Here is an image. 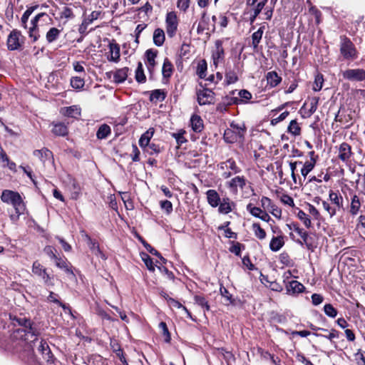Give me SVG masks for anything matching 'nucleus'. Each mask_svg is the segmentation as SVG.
Listing matches in <instances>:
<instances>
[{
  "label": "nucleus",
  "instance_id": "79ce46f5",
  "mask_svg": "<svg viewBox=\"0 0 365 365\" xmlns=\"http://www.w3.org/2000/svg\"><path fill=\"white\" fill-rule=\"evenodd\" d=\"M61 31L57 28H51L46 34V38L48 43H53L56 41L60 36Z\"/></svg>",
  "mask_w": 365,
  "mask_h": 365
},
{
  "label": "nucleus",
  "instance_id": "e2e57ef3",
  "mask_svg": "<svg viewBox=\"0 0 365 365\" xmlns=\"http://www.w3.org/2000/svg\"><path fill=\"white\" fill-rule=\"evenodd\" d=\"M75 17L71 8L68 6H64L60 13L61 19H72Z\"/></svg>",
  "mask_w": 365,
  "mask_h": 365
},
{
  "label": "nucleus",
  "instance_id": "f03ea898",
  "mask_svg": "<svg viewBox=\"0 0 365 365\" xmlns=\"http://www.w3.org/2000/svg\"><path fill=\"white\" fill-rule=\"evenodd\" d=\"M19 325L24 329H16L14 334L13 339H24V338H36L40 334L38 329L34 326V322L30 319L26 317L16 318L15 319Z\"/></svg>",
  "mask_w": 365,
  "mask_h": 365
},
{
  "label": "nucleus",
  "instance_id": "ea45409f",
  "mask_svg": "<svg viewBox=\"0 0 365 365\" xmlns=\"http://www.w3.org/2000/svg\"><path fill=\"white\" fill-rule=\"evenodd\" d=\"M111 133L110 127L104 123L102 124L98 129L96 132V137L99 140L106 139L110 135Z\"/></svg>",
  "mask_w": 365,
  "mask_h": 365
},
{
  "label": "nucleus",
  "instance_id": "69168bd1",
  "mask_svg": "<svg viewBox=\"0 0 365 365\" xmlns=\"http://www.w3.org/2000/svg\"><path fill=\"white\" fill-rule=\"evenodd\" d=\"M324 312L328 317L334 318L337 315V310L331 304H326L324 306Z\"/></svg>",
  "mask_w": 365,
  "mask_h": 365
},
{
  "label": "nucleus",
  "instance_id": "8fccbe9b",
  "mask_svg": "<svg viewBox=\"0 0 365 365\" xmlns=\"http://www.w3.org/2000/svg\"><path fill=\"white\" fill-rule=\"evenodd\" d=\"M287 132L292 134L294 136L299 135L301 133V128L299 125L297 120H292L289 123L287 128Z\"/></svg>",
  "mask_w": 365,
  "mask_h": 365
},
{
  "label": "nucleus",
  "instance_id": "4c0bfd02",
  "mask_svg": "<svg viewBox=\"0 0 365 365\" xmlns=\"http://www.w3.org/2000/svg\"><path fill=\"white\" fill-rule=\"evenodd\" d=\"M267 84L270 86V87L274 88L280 83L282 81V78L278 76L277 72L270 71L267 73L266 76Z\"/></svg>",
  "mask_w": 365,
  "mask_h": 365
},
{
  "label": "nucleus",
  "instance_id": "338daca9",
  "mask_svg": "<svg viewBox=\"0 0 365 365\" xmlns=\"http://www.w3.org/2000/svg\"><path fill=\"white\" fill-rule=\"evenodd\" d=\"M242 249H245V245H242L241 243L236 242H232V246L230 248V251L232 253H234L236 256L240 257L241 256V250Z\"/></svg>",
  "mask_w": 365,
  "mask_h": 365
},
{
  "label": "nucleus",
  "instance_id": "603ef678",
  "mask_svg": "<svg viewBox=\"0 0 365 365\" xmlns=\"http://www.w3.org/2000/svg\"><path fill=\"white\" fill-rule=\"evenodd\" d=\"M297 216L307 228L312 227V221L309 217L303 210H299Z\"/></svg>",
  "mask_w": 365,
  "mask_h": 365
},
{
  "label": "nucleus",
  "instance_id": "9b49d317",
  "mask_svg": "<svg viewBox=\"0 0 365 365\" xmlns=\"http://www.w3.org/2000/svg\"><path fill=\"white\" fill-rule=\"evenodd\" d=\"M197 100L200 106L214 103L215 93L209 88H203L197 91Z\"/></svg>",
  "mask_w": 365,
  "mask_h": 365
},
{
  "label": "nucleus",
  "instance_id": "39448f33",
  "mask_svg": "<svg viewBox=\"0 0 365 365\" xmlns=\"http://www.w3.org/2000/svg\"><path fill=\"white\" fill-rule=\"evenodd\" d=\"M246 132L245 128L237 123L232 122L223 134V138L227 143H234L244 138Z\"/></svg>",
  "mask_w": 365,
  "mask_h": 365
},
{
  "label": "nucleus",
  "instance_id": "0e129e2a",
  "mask_svg": "<svg viewBox=\"0 0 365 365\" xmlns=\"http://www.w3.org/2000/svg\"><path fill=\"white\" fill-rule=\"evenodd\" d=\"M322 206H323L324 209L328 212L330 217H332L333 216H334L336 213V211L339 210L332 204H330L325 200L322 201Z\"/></svg>",
  "mask_w": 365,
  "mask_h": 365
},
{
  "label": "nucleus",
  "instance_id": "72a5a7b5",
  "mask_svg": "<svg viewBox=\"0 0 365 365\" xmlns=\"http://www.w3.org/2000/svg\"><path fill=\"white\" fill-rule=\"evenodd\" d=\"M153 43L157 46H161L163 45L165 40V35L163 29L158 28L155 29L153 32Z\"/></svg>",
  "mask_w": 365,
  "mask_h": 365
},
{
  "label": "nucleus",
  "instance_id": "6ab92c4d",
  "mask_svg": "<svg viewBox=\"0 0 365 365\" xmlns=\"http://www.w3.org/2000/svg\"><path fill=\"white\" fill-rule=\"evenodd\" d=\"M218 207V212L221 214L227 215L232 211L235 207V203L228 197H224L221 200Z\"/></svg>",
  "mask_w": 365,
  "mask_h": 365
},
{
  "label": "nucleus",
  "instance_id": "4468645a",
  "mask_svg": "<svg viewBox=\"0 0 365 365\" xmlns=\"http://www.w3.org/2000/svg\"><path fill=\"white\" fill-rule=\"evenodd\" d=\"M32 272L35 275L41 277L46 284H49L51 277L47 273L46 269L41 265L38 261L34 262L32 265Z\"/></svg>",
  "mask_w": 365,
  "mask_h": 365
},
{
  "label": "nucleus",
  "instance_id": "c03bdc74",
  "mask_svg": "<svg viewBox=\"0 0 365 365\" xmlns=\"http://www.w3.org/2000/svg\"><path fill=\"white\" fill-rule=\"evenodd\" d=\"M252 230L255 236L260 240L266 238L267 234L264 229H262L258 222H254L252 225Z\"/></svg>",
  "mask_w": 365,
  "mask_h": 365
},
{
  "label": "nucleus",
  "instance_id": "bf43d9fd",
  "mask_svg": "<svg viewBox=\"0 0 365 365\" xmlns=\"http://www.w3.org/2000/svg\"><path fill=\"white\" fill-rule=\"evenodd\" d=\"M238 81V77L235 71L229 70L225 72V83L227 85L236 83Z\"/></svg>",
  "mask_w": 365,
  "mask_h": 365
},
{
  "label": "nucleus",
  "instance_id": "774afa93",
  "mask_svg": "<svg viewBox=\"0 0 365 365\" xmlns=\"http://www.w3.org/2000/svg\"><path fill=\"white\" fill-rule=\"evenodd\" d=\"M145 149H146V151L150 155L158 154L161 152V148H160V145L155 144L153 143H150Z\"/></svg>",
  "mask_w": 365,
  "mask_h": 365
},
{
  "label": "nucleus",
  "instance_id": "cd10ccee",
  "mask_svg": "<svg viewBox=\"0 0 365 365\" xmlns=\"http://www.w3.org/2000/svg\"><path fill=\"white\" fill-rule=\"evenodd\" d=\"M351 117L350 113H348V110L344 108L341 107L336 114L334 120L336 122H340L343 124L349 123L351 121Z\"/></svg>",
  "mask_w": 365,
  "mask_h": 365
},
{
  "label": "nucleus",
  "instance_id": "9d476101",
  "mask_svg": "<svg viewBox=\"0 0 365 365\" xmlns=\"http://www.w3.org/2000/svg\"><path fill=\"white\" fill-rule=\"evenodd\" d=\"M43 17L48 18V15L46 13L42 12L36 15L31 20V26L29 28L28 34L33 42L38 41L40 37L38 22Z\"/></svg>",
  "mask_w": 365,
  "mask_h": 365
},
{
  "label": "nucleus",
  "instance_id": "2eb2a0df",
  "mask_svg": "<svg viewBox=\"0 0 365 365\" xmlns=\"http://www.w3.org/2000/svg\"><path fill=\"white\" fill-rule=\"evenodd\" d=\"M319 101V98L318 97L312 98L309 101V108L307 110L306 109V106L307 103L305 102L300 109L302 116L303 118H309L312 114H314L317 109Z\"/></svg>",
  "mask_w": 365,
  "mask_h": 365
},
{
  "label": "nucleus",
  "instance_id": "58836bf2",
  "mask_svg": "<svg viewBox=\"0 0 365 365\" xmlns=\"http://www.w3.org/2000/svg\"><path fill=\"white\" fill-rule=\"evenodd\" d=\"M88 245L92 252L97 257H99L103 259H106V256L105 254L101 250L98 242L96 240H92L91 242H89Z\"/></svg>",
  "mask_w": 365,
  "mask_h": 365
},
{
  "label": "nucleus",
  "instance_id": "13d9d810",
  "mask_svg": "<svg viewBox=\"0 0 365 365\" xmlns=\"http://www.w3.org/2000/svg\"><path fill=\"white\" fill-rule=\"evenodd\" d=\"M159 328L162 331L165 342L170 343L171 341V336L166 323L164 322H160Z\"/></svg>",
  "mask_w": 365,
  "mask_h": 365
},
{
  "label": "nucleus",
  "instance_id": "a19ab883",
  "mask_svg": "<svg viewBox=\"0 0 365 365\" xmlns=\"http://www.w3.org/2000/svg\"><path fill=\"white\" fill-rule=\"evenodd\" d=\"M166 98V92L162 89H155L150 92V101L151 102L163 101Z\"/></svg>",
  "mask_w": 365,
  "mask_h": 365
},
{
  "label": "nucleus",
  "instance_id": "aec40b11",
  "mask_svg": "<svg viewBox=\"0 0 365 365\" xmlns=\"http://www.w3.org/2000/svg\"><path fill=\"white\" fill-rule=\"evenodd\" d=\"M33 155L37 157L43 163H45L46 161L51 162L53 160V153L46 148L35 150L33 152Z\"/></svg>",
  "mask_w": 365,
  "mask_h": 365
},
{
  "label": "nucleus",
  "instance_id": "680f3d73",
  "mask_svg": "<svg viewBox=\"0 0 365 365\" xmlns=\"http://www.w3.org/2000/svg\"><path fill=\"white\" fill-rule=\"evenodd\" d=\"M142 260L144 262L145 266L148 269L150 272L155 271V266L153 262V259L146 253H143L141 255Z\"/></svg>",
  "mask_w": 365,
  "mask_h": 365
},
{
  "label": "nucleus",
  "instance_id": "09e8293b",
  "mask_svg": "<svg viewBox=\"0 0 365 365\" xmlns=\"http://www.w3.org/2000/svg\"><path fill=\"white\" fill-rule=\"evenodd\" d=\"M361 207V202L359 200V197L356 195H354L351 197V206H350V213L352 215H356Z\"/></svg>",
  "mask_w": 365,
  "mask_h": 365
},
{
  "label": "nucleus",
  "instance_id": "052dcab7",
  "mask_svg": "<svg viewBox=\"0 0 365 365\" xmlns=\"http://www.w3.org/2000/svg\"><path fill=\"white\" fill-rule=\"evenodd\" d=\"M84 85L85 81L83 78L81 77L75 76L71 78V86L75 89L80 90L84 86Z\"/></svg>",
  "mask_w": 365,
  "mask_h": 365
},
{
  "label": "nucleus",
  "instance_id": "3c124183",
  "mask_svg": "<svg viewBox=\"0 0 365 365\" xmlns=\"http://www.w3.org/2000/svg\"><path fill=\"white\" fill-rule=\"evenodd\" d=\"M324 76L322 73H317L314 77L312 89L314 91L317 92L322 90L324 84Z\"/></svg>",
  "mask_w": 365,
  "mask_h": 365
},
{
  "label": "nucleus",
  "instance_id": "b1692460",
  "mask_svg": "<svg viewBox=\"0 0 365 365\" xmlns=\"http://www.w3.org/2000/svg\"><path fill=\"white\" fill-rule=\"evenodd\" d=\"M61 113L66 117L78 118L81 115V108L78 106L62 108Z\"/></svg>",
  "mask_w": 365,
  "mask_h": 365
},
{
  "label": "nucleus",
  "instance_id": "473e14b6",
  "mask_svg": "<svg viewBox=\"0 0 365 365\" xmlns=\"http://www.w3.org/2000/svg\"><path fill=\"white\" fill-rule=\"evenodd\" d=\"M154 134V128H150L147 131H145L139 139V145L145 149L147 146L150 144V141L151 138Z\"/></svg>",
  "mask_w": 365,
  "mask_h": 365
},
{
  "label": "nucleus",
  "instance_id": "4d7b16f0",
  "mask_svg": "<svg viewBox=\"0 0 365 365\" xmlns=\"http://www.w3.org/2000/svg\"><path fill=\"white\" fill-rule=\"evenodd\" d=\"M315 165H316L314 160H312V162L306 161L303 164V167L301 169V174L304 180L306 179L307 175L314 168Z\"/></svg>",
  "mask_w": 365,
  "mask_h": 365
},
{
  "label": "nucleus",
  "instance_id": "4be33fe9",
  "mask_svg": "<svg viewBox=\"0 0 365 365\" xmlns=\"http://www.w3.org/2000/svg\"><path fill=\"white\" fill-rule=\"evenodd\" d=\"M158 55V51L150 48L145 51V56L146 58L147 67L150 73H152L156 65L155 58Z\"/></svg>",
  "mask_w": 365,
  "mask_h": 365
},
{
  "label": "nucleus",
  "instance_id": "f3484780",
  "mask_svg": "<svg viewBox=\"0 0 365 365\" xmlns=\"http://www.w3.org/2000/svg\"><path fill=\"white\" fill-rule=\"evenodd\" d=\"M215 50L212 53V58L213 60V63L215 66L217 64L223 61L225 58V51L222 46V42L220 40H217L215 43Z\"/></svg>",
  "mask_w": 365,
  "mask_h": 365
},
{
  "label": "nucleus",
  "instance_id": "de8ad7c7",
  "mask_svg": "<svg viewBox=\"0 0 365 365\" xmlns=\"http://www.w3.org/2000/svg\"><path fill=\"white\" fill-rule=\"evenodd\" d=\"M173 71V64L168 58H165L164 60L162 68V73L163 77L166 78H170L172 76Z\"/></svg>",
  "mask_w": 365,
  "mask_h": 365
},
{
  "label": "nucleus",
  "instance_id": "2f4dec72",
  "mask_svg": "<svg viewBox=\"0 0 365 365\" xmlns=\"http://www.w3.org/2000/svg\"><path fill=\"white\" fill-rule=\"evenodd\" d=\"M329 197L331 204L339 210L343 207V197L339 193L331 190L329 191Z\"/></svg>",
  "mask_w": 365,
  "mask_h": 365
},
{
  "label": "nucleus",
  "instance_id": "20e7f679",
  "mask_svg": "<svg viewBox=\"0 0 365 365\" xmlns=\"http://www.w3.org/2000/svg\"><path fill=\"white\" fill-rule=\"evenodd\" d=\"M287 226L290 230H294L301 237L302 240H296L297 244L302 246L305 245L308 250L314 251L317 247V244L314 242V238L309 235L308 232L300 228L296 222L287 224Z\"/></svg>",
  "mask_w": 365,
  "mask_h": 365
},
{
  "label": "nucleus",
  "instance_id": "37998d69",
  "mask_svg": "<svg viewBox=\"0 0 365 365\" xmlns=\"http://www.w3.org/2000/svg\"><path fill=\"white\" fill-rule=\"evenodd\" d=\"M135 79L139 83H144L146 81V76L144 73L143 64L140 61L138 63V66L135 72Z\"/></svg>",
  "mask_w": 365,
  "mask_h": 365
},
{
  "label": "nucleus",
  "instance_id": "393cba45",
  "mask_svg": "<svg viewBox=\"0 0 365 365\" xmlns=\"http://www.w3.org/2000/svg\"><path fill=\"white\" fill-rule=\"evenodd\" d=\"M109 61L117 63L120 60V46L118 43L109 44V54L107 56Z\"/></svg>",
  "mask_w": 365,
  "mask_h": 365
},
{
  "label": "nucleus",
  "instance_id": "ddd939ff",
  "mask_svg": "<svg viewBox=\"0 0 365 365\" xmlns=\"http://www.w3.org/2000/svg\"><path fill=\"white\" fill-rule=\"evenodd\" d=\"M343 77L351 81H365V70L361 68L347 69L343 72Z\"/></svg>",
  "mask_w": 365,
  "mask_h": 365
},
{
  "label": "nucleus",
  "instance_id": "7ed1b4c3",
  "mask_svg": "<svg viewBox=\"0 0 365 365\" xmlns=\"http://www.w3.org/2000/svg\"><path fill=\"white\" fill-rule=\"evenodd\" d=\"M2 202L11 205L16 213H24L26 205L21 195L16 191L4 190L1 195Z\"/></svg>",
  "mask_w": 365,
  "mask_h": 365
},
{
  "label": "nucleus",
  "instance_id": "c756f323",
  "mask_svg": "<svg viewBox=\"0 0 365 365\" xmlns=\"http://www.w3.org/2000/svg\"><path fill=\"white\" fill-rule=\"evenodd\" d=\"M190 125L192 130L195 133H200L204 128L203 120L201 117L197 114H193L191 116Z\"/></svg>",
  "mask_w": 365,
  "mask_h": 365
},
{
  "label": "nucleus",
  "instance_id": "412c9836",
  "mask_svg": "<svg viewBox=\"0 0 365 365\" xmlns=\"http://www.w3.org/2000/svg\"><path fill=\"white\" fill-rule=\"evenodd\" d=\"M304 289V286L297 280H291L286 284L287 292L289 294L302 293Z\"/></svg>",
  "mask_w": 365,
  "mask_h": 365
},
{
  "label": "nucleus",
  "instance_id": "864d4df0",
  "mask_svg": "<svg viewBox=\"0 0 365 365\" xmlns=\"http://www.w3.org/2000/svg\"><path fill=\"white\" fill-rule=\"evenodd\" d=\"M195 302L200 306L205 311L210 310V305L206 298L202 295H195L194 297Z\"/></svg>",
  "mask_w": 365,
  "mask_h": 365
},
{
  "label": "nucleus",
  "instance_id": "5fc2aeb1",
  "mask_svg": "<svg viewBox=\"0 0 365 365\" xmlns=\"http://www.w3.org/2000/svg\"><path fill=\"white\" fill-rule=\"evenodd\" d=\"M207 69V65L205 60H202L198 63L197 66V74L200 78H205L206 76V71Z\"/></svg>",
  "mask_w": 365,
  "mask_h": 365
},
{
  "label": "nucleus",
  "instance_id": "c85d7f7f",
  "mask_svg": "<svg viewBox=\"0 0 365 365\" xmlns=\"http://www.w3.org/2000/svg\"><path fill=\"white\" fill-rule=\"evenodd\" d=\"M245 185L246 179L244 176L235 177L228 182V187L235 192L237 191V187L243 189Z\"/></svg>",
  "mask_w": 365,
  "mask_h": 365
},
{
  "label": "nucleus",
  "instance_id": "423d86ee",
  "mask_svg": "<svg viewBox=\"0 0 365 365\" xmlns=\"http://www.w3.org/2000/svg\"><path fill=\"white\" fill-rule=\"evenodd\" d=\"M340 53L346 60H353L357 57L355 46L346 36H340Z\"/></svg>",
  "mask_w": 365,
  "mask_h": 365
},
{
  "label": "nucleus",
  "instance_id": "0eeeda50",
  "mask_svg": "<svg viewBox=\"0 0 365 365\" xmlns=\"http://www.w3.org/2000/svg\"><path fill=\"white\" fill-rule=\"evenodd\" d=\"M34 345H36L38 351L42 355V358L47 363L53 364L54 363V356L52 354L50 347L47 342L44 339H41L40 341L37 338H34L31 340Z\"/></svg>",
  "mask_w": 365,
  "mask_h": 365
},
{
  "label": "nucleus",
  "instance_id": "5701e85b",
  "mask_svg": "<svg viewBox=\"0 0 365 365\" xmlns=\"http://www.w3.org/2000/svg\"><path fill=\"white\" fill-rule=\"evenodd\" d=\"M206 197L207 203L212 207H217L221 201L220 195L215 190H208L206 192Z\"/></svg>",
  "mask_w": 365,
  "mask_h": 365
},
{
  "label": "nucleus",
  "instance_id": "6e6552de",
  "mask_svg": "<svg viewBox=\"0 0 365 365\" xmlns=\"http://www.w3.org/2000/svg\"><path fill=\"white\" fill-rule=\"evenodd\" d=\"M24 43V37L22 36L21 32L17 29H13L7 38V48L9 51L21 49Z\"/></svg>",
  "mask_w": 365,
  "mask_h": 365
},
{
  "label": "nucleus",
  "instance_id": "6e6d98bb",
  "mask_svg": "<svg viewBox=\"0 0 365 365\" xmlns=\"http://www.w3.org/2000/svg\"><path fill=\"white\" fill-rule=\"evenodd\" d=\"M186 131L185 130H179L177 133H172V137L174 138L178 145H181L182 144L187 142V139L185 138V134Z\"/></svg>",
  "mask_w": 365,
  "mask_h": 365
},
{
  "label": "nucleus",
  "instance_id": "bb28decb",
  "mask_svg": "<svg viewBox=\"0 0 365 365\" xmlns=\"http://www.w3.org/2000/svg\"><path fill=\"white\" fill-rule=\"evenodd\" d=\"M128 71L129 68L128 67L116 70L113 73V82L117 84L123 83L128 77Z\"/></svg>",
  "mask_w": 365,
  "mask_h": 365
},
{
  "label": "nucleus",
  "instance_id": "49530a36",
  "mask_svg": "<svg viewBox=\"0 0 365 365\" xmlns=\"http://www.w3.org/2000/svg\"><path fill=\"white\" fill-rule=\"evenodd\" d=\"M239 105L245 104L249 102V101L252 98V96L251 93L245 89L240 90L239 91H237Z\"/></svg>",
  "mask_w": 365,
  "mask_h": 365
},
{
  "label": "nucleus",
  "instance_id": "1a4fd4ad",
  "mask_svg": "<svg viewBox=\"0 0 365 365\" xmlns=\"http://www.w3.org/2000/svg\"><path fill=\"white\" fill-rule=\"evenodd\" d=\"M178 19L175 11L168 12L165 17V29L169 38H173L177 33Z\"/></svg>",
  "mask_w": 365,
  "mask_h": 365
},
{
  "label": "nucleus",
  "instance_id": "7c9ffc66",
  "mask_svg": "<svg viewBox=\"0 0 365 365\" xmlns=\"http://www.w3.org/2000/svg\"><path fill=\"white\" fill-rule=\"evenodd\" d=\"M220 168L222 170L229 169L232 171V173L237 174L241 172V169L237 165L236 162L232 158H230L226 161L220 163Z\"/></svg>",
  "mask_w": 365,
  "mask_h": 365
},
{
  "label": "nucleus",
  "instance_id": "a211bd4d",
  "mask_svg": "<svg viewBox=\"0 0 365 365\" xmlns=\"http://www.w3.org/2000/svg\"><path fill=\"white\" fill-rule=\"evenodd\" d=\"M54 261L57 267L63 269L68 275H71L73 279H76L72 266L66 257L62 258L58 257Z\"/></svg>",
  "mask_w": 365,
  "mask_h": 365
},
{
  "label": "nucleus",
  "instance_id": "f8f14e48",
  "mask_svg": "<svg viewBox=\"0 0 365 365\" xmlns=\"http://www.w3.org/2000/svg\"><path fill=\"white\" fill-rule=\"evenodd\" d=\"M353 155L351 146L349 143L344 142L339 145L338 158L343 163L348 164L351 162V158Z\"/></svg>",
  "mask_w": 365,
  "mask_h": 365
},
{
  "label": "nucleus",
  "instance_id": "f257e3e1",
  "mask_svg": "<svg viewBox=\"0 0 365 365\" xmlns=\"http://www.w3.org/2000/svg\"><path fill=\"white\" fill-rule=\"evenodd\" d=\"M34 338H24L19 339L14 345V352L19 355V357L29 365H37L38 361L34 354V345L31 340Z\"/></svg>",
  "mask_w": 365,
  "mask_h": 365
},
{
  "label": "nucleus",
  "instance_id": "a878e982",
  "mask_svg": "<svg viewBox=\"0 0 365 365\" xmlns=\"http://www.w3.org/2000/svg\"><path fill=\"white\" fill-rule=\"evenodd\" d=\"M53 125V129L52 133L56 135V136H66L68 133V128L66 125H65L63 123L58 122L52 123Z\"/></svg>",
  "mask_w": 365,
  "mask_h": 365
},
{
  "label": "nucleus",
  "instance_id": "f704fd0d",
  "mask_svg": "<svg viewBox=\"0 0 365 365\" xmlns=\"http://www.w3.org/2000/svg\"><path fill=\"white\" fill-rule=\"evenodd\" d=\"M267 1L268 0H248L247 1V4L252 6L253 11L259 14L264 8Z\"/></svg>",
  "mask_w": 365,
  "mask_h": 365
},
{
  "label": "nucleus",
  "instance_id": "dca6fc26",
  "mask_svg": "<svg viewBox=\"0 0 365 365\" xmlns=\"http://www.w3.org/2000/svg\"><path fill=\"white\" fill-rule=\"evenodd\" d=\"M247 210L254 217H258L264 222H269L271 220L270 216L261 208L255 207L252 203L247 205Z\"/></svg>",
  "mask_w": 365,
  "mask_h": 365
},
{
  "label": "nucleus",
  "instance_id": "a18cd8bd",
  "mask_svg": "<svg viewBox=\"0 0 365 365\" xmlns=\"http://www.w3.org/2000/svg\"><path fill=\"white\" fill-rule=\"evenodd\" d=\"M237 93V90L232 91L229 95L225 96L222 98V102L227 106L239 105L238 97L235 96Z\"/></svg>",
  "mask_w": 365,
  "mask_h": 365
},
{
  "label": "nucleus",
  "instance_id": "e433bc0d",
  "mask_svg": "<svg viewBox=\"0 0 365 365\" xmlns=\"http://www.w3.org/2000/svg\"><path fill=\"white\" fill-rule=\"evenodd\" d=\"M284 245L282 236L273 237L269 242V248L273 252L279 251Z\"/></svg>",
  "mask_w": 365,
  "mask_h": 365
},
{
  "label": "nucleus",
  "instance_id": "c9c22d12",
  "mask_svg": "<svg viewBox=\"0 0 365 365\" xmlns=\"http://www.w3.org/2000/svg\"><path fill=\"white\" fill-rule=\"evenodd\" d=\"M264 29V27L261 26L252 35V46L255 51H257L259 43H260L262 38Z\"/></svg>",
  "mask_w": 365,
  "mask_h": 365
}]
</instances>
